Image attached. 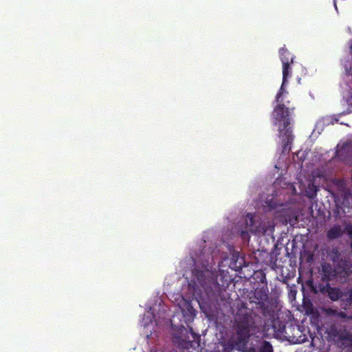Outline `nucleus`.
Returning <instances> with one entry per match:
<instances>
[{"instance_id":"nucleus-7","label":"nucleus","mask_w":352,"mask_h":352,"mask_svg":"<svg viewBox=\"0 0 352 352\" xmlns=\"http://www.w3.org/2000/svg\"><path fill=\"white\" fill-rule=\"evenodd\" d=\"M333 265L336 273L339 278L348 277L352 272V264L346 259H342Z\"/></svg>"},{"instance_id":"nucleus-21","label":"nucleus","mask_w":352,"mask_h":352,"mask_svg":"<svg viewBox=\"0 0 352 352\" xmlns=\"http://www.w3.org/2000/svg\"><path fill=\"white\" fill-rule=\"evenodd\" d=\"M309 189H310L312 192H311V195H309V197H311V198H313L314 197H315V196L316 195V191H317V190H316V186H314V185H312L311 188H309Z\"/></svg>"},{"instance_id":"nucleus-19","label":"nucleus","mask_w":352,"mask_h":352,"mask_svg":"<svg viewBox=\"0 0 352 352\" xmlns=\"http://www.w3.org/2000/svg\"><path fill=\"white\" fill-rule=\"evenodd\" d=\"M336 317L341 318V319H351L352 318V317L348 316L347 314L344 311H338Z\"/></svg>"},{"instance_id":"nucleus-22","label":"nucleus","mask_w":352,"mask_h":352,"mask_svg":"<svg viewBox=\"0 0 352 352\" xmlns=\"http://www.w3.org/2000/svg\"><path fill=\"white\" fill-rule=\"evenodd\" d=\"M260 280L262 283H265L267 285L266 276L264 274H262V277Z\"/></svg>"},{"instance_id":"nucleus-14","label":"nucleus","mask_w":352,"mask_h":352,"mask_svg":"<svg viewBox=\"0 0 352 352\" xmlns=\"http://www.w3.org/2000/svg\"><path fill=\"white\" fill-rule=\"evenodd\" d=\"M280 59L282 61V58H284L287 60L288 63H293L294 56L289 52V50L285 47H281L279 50Z\"/></svg>"},{"instance_id":"nucleus-25","label":"nucleus","mask_w":352,"mask_h":352,"mask_svg":"<svg viewBox=\"0 0 352 352\" xmlns=\"http://www.w3.org/2000/svg\"><path fill=\"white\" fill-rule=\"evenodd\" d=\"M342 151V149L336 151V154L338 157H340V153Z\"/></svg>"},{"instance_id":"nucleus-16","label":"nucleus","mask_w":352,"mask_h":352,"mask_svg":"<svg viewBox=\"0 0 352 352\" xmlns=\"http://www.w3.org/2000/svg\"><path fill=\"white\" fill-rule=\"evenodd\" d=\"M258 352H274V349L270 342L263 340L258 346Z\"/></svg>"},{"instance_id":"nucleus-2","label":"nucleus","mask_w":352,"mask_h":352,"mask_svg":"<svg viewBox=\"0 0 352 352\" xmlns=\"http://www.w3.org/2000/svg\"><path fill=\"white\" fill-rule=\"evenodd\" d=\"M234 306L236 309L234 317L236 334L239 336V342L246 345L250 337V331L256 328L255 318L257 315L241 300H239Z\"/></svg>"},{"instance_id":"nucleus-11","label":"nucleus","mask_w":352,"mask_h":352,"mask_svg":"<svg viewBox=\"0 0 352 352\" xmlns=\"http://www.w3.org/2000/svg\"><path fill=\"white\" fill-rule=\"evenodd\" d=\"M283 63V84H286L287 82V78L292 76V67L291 64H287V60L283 58H282Z\"/></svg>"},{"instance_id":"nucleus-26","label":"nucleus","mask_w":352,"mask_h":352,"mask_svg":"<svg viewBox=\"0 0 352 352\" xmlns=\"http://www.w3.org/2000/svg\"><path fill=\"white\" fill-rule=\"evenodd\" d=\"M349 352H352V348L349 351Z\"/></svg>"},{"instance_id":"nucleus-23","label":"nucleus","mask_w":352,"mask_h":352,"mask_svg":"<svg viewBox=\"0 0 352 352\" xmlns=\"http://www.w3.org/2000/svg\"><path fill=\"white\" fill-rule=\"evenodd\" d=\"M248 352H258V349H256V348L252 346L248 349Z\"/></svg>"},{"instance_id":"nucleus-15","label":"nucleus","mask_w":352,"mask_h":352,"mask_svg":"<svg viewBox=\"0 0 352 352\" xmlns=\"http://www.w3.org/2000/svg\"><path fill=\"white\" fill-rule=\"evenodd\" d=\"M338 341H340L344 344V342H348L349 345H352V333H351L346 329L344 328L340 339Z\"/></svg>"},{"instance_id":"nucleus-9","label":"nucleus","mask_w":352,"mask_h":352,"mask_svg":"<svg viewBox=\"0 0 352 352\" xmlns=\"http://www.w3.org/2000/svg\"><path fill=\"white\" fill-rule=\"evenodd\" d=\"M345 327L344 325L333 324L327 328L326 333L329 338L338 341Z\"/></svg>"},{"instance_id":"nucleus-17","label":"nucleus","mask_w":352,"mask_h":352,"mask_svg":"<svg viewBox=\"0 0 352 352\" xmlns=\"http://www.w3.org/2000/svg\"><path fill=\"white\" fill-rule=\"evenodd\" d=\"M344 293L345 298L344 305L345 306H350L352 304V287L348 291L344 292Z\"/></svg>"},{"instance_id":"nucleus-18","label":"nucleus","mask_w":352,"mask_h":352,"mask_svg":"<svg viewBox=\"0 0 352 352\" xmlns=\"http://www.w3.org/2000/svg\"><path fill=\"white\" fill-rule=\"evenodd\" d=\"M344 232H346L351 238L352 237V224H348L346 226Z\"/></svg>"},{"instance_id":"nucleus-12","label":"nucleus","mask_w":352,"mask_h":352,"mask_svg":"<svg viewBox=\"0 0 352 352\" xmlns=\"http://www.w3.org/2000/svg\"><path fill=\"white\" fill-rule=\"evenodd\" d=\"M236 346H245L243 344L239 342V336H237V340L236 342L229 340L228 341L224 342L222 344L223 349V351H225V352H231L232 351L234 350V349L235 348Z\"/></svg>"},{"instance_id":"nucleus-24","label":"nucleus","mask_w":352,"mask_h":352,"mask_svg":"<svg viewBox=\"0 0 352 352\" xmlns=\"http://www.w3.org/2000/svg\"><path fill=\"white\" fill-rule=\"evenodd\" d=\"M151 352H164V351H162L161 349H152L151 350Z\"/></svg>"},{"instance_id":"nucleus-4","label":"nucleus","mask_w":352,"mask_h":352,"mask_svg":"<svg viewBox=\"0 0 352 352\" xmlns=\"http://www.w3.org/2000/svg\"><path fill=\"white\" fill-rule=\"evenodd\" d=\"M310 287L315 293H327L328 296L333 301H336L340 299L343 303L344 302L345 298L344 292L340 291L336 287H331L329 283H326L325 285L320 283L314 285L313 282H311Z\"/></svg>"},{"instance_id":"nucleus-6","label":"nucleus","mask_w":352,"mask_h":352,"mask_svg":"<svg viewBox=\"0 0 352 352\" xmlns=\"http://www.w3.org/2000/svg\"><path fill=\"white\" fill-rule=\"evenodd\" d=\"M254 215L251 213H248L245 217V227L241 231V236L243 239H249L250 232L256 234L261 232L254 226Z\"/></svg>"},{"instance_id":"nucleus-20","label":"nucleus","mask_w":352,"mask_h":352,"mask_svg":"<svg viewBox=\"0 0 352 352\" xmlns=\"http://www.w3.org/2000/svg\"><path fill=\"white\" fill-rule=\"evenodd\" d=\"M326 313L327 314L330 316H337L338 311H337L336 309L329 308L326 310Z\"/></svg>"},{"instance_id":"nucleus-13","label":"nucleus","mask_w":352,"mask_h":352,"mask_svg":"<svg viewBox=\"0 0 352 352\" xmlns=\"http://www.w3.org/2000/svg\"><path fill=\"white\" fill-rule=\"evenodd\" d=\"M328 257L329 260H331L333 263H336L340 261H342L343 258H342L341 253L338 248H333L328 252Z\"/></svg>"},{"instance_id":"nucleus-3","label":"nucleus","mask_w":352,"mask_h":352,"mask_svg":"<svg viewBox=\"0 0 352 352\" xmlns=\"http://www.w3.org/2000/svg\"><path fill=\"white\" fill-rule=\"evenodd\" d=\"M193 276L197 283L205 290L208 296H216L221 291V286L217 281V276L208 270L195 269Z\"/></svg>"},{"instance_id":"nucleus-10","label":"nucleus","mask_w":352,"mask_h":352,"mask_svg":"<svg viewBox=\"0 0 352 352\" xmlns=\"http://www.w3.org/2000/svg\"><path fill=\"white\" fill-rule=\"evenodd\" d=\"M344 231L340 225H335L331 227L327 232V237L329 240H334L341 237Z\"/></svg>"},{"instance_id":"nucleus-1","label":"nucleus","mask_w":352,"mask_h":352,"mask_svg":"<svg viewBox=\"0 0 352 352\" xmlns=\"http://www.w3.org/2000/svg\"><path fill=\"white\" fill-rule=\"evenodd\" d=\"M285 84L282 82L281 87L276 96V106L274 108L272 116L274 119V124L277 125L278 123L283 122V128L279 129L280 137L283 144V151H290L291 145L294 140V136L292 133V128L289 126L290 118L289 116L294 108L286 107L283 102V95L286 92L284 86Z\"/></svg>"},{"instance_id":"nucleus-8","label":"nucleus","mask_w":352,"mask_h":352,"mask_svg":"<svg viewBox=\"0 0 352 352\" xmlns=\"http://www.w3.org/2000/svg\"><path fill=\"white\" fill-rule=\"evenodd\" d=\"M334 278H338V276L336 273L334 267H332L329 263H324L322 265V271H321V279L323 282L326 283H329L330 280H333Z\"/></svg>"},{"instance_id":"nucleus-5","label":"nucleus","mask_w":352,"mask_h":352,"mask_svg":"<svg viewBox=\"0 0 352 352\" xmlns=\"http://www.w3.org/2000/svg\"><path fill=\"white\" fill-rule=\"evenodd\" d=\"M268 288L264 286L260 288H256L254 291L250 294L249 300L250 303H254L259 307L264 313L267 307L265 303L268 299Z\"/></svg>"}]
</instances>
